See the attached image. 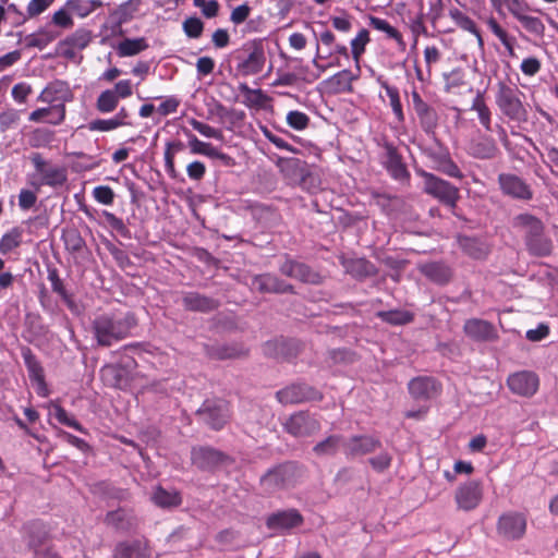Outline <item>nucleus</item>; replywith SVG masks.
Returning <instances> with one entry per match:
<instances>
[{
  "label": "nucleus",
  "instance_id": "f3484780",
  "mask_svg": "<svg viewBox=\"0 0 558 558\" xmlns=\"http://www.w3.org/2000/svg\"><path fill=\"white\" fill-rule=\"evenodd\" d=\"M279 271L283 276L296 279L303 283L322 284L324 281V277L311 266L291 258H286L280 265Z\"/></svg>",
  "mask_w": 558,
  "mask_h": 558
},
{
  "label": "nucleus",
  "instance_id": "5701e85b",
  "mask_svg": "<svg viewBox=\"0 0 558 558\" xmlns=\"http://www.w3.org/2000/svg\"><path fill=\"white\" fill-rule=\"evenodd\" d=\"M276 165L291 185H296L298 182L302 181L303 175H306L308 170L306 161L298 158L279 157Z\"/></svg>",
  "mask_w": 558,
  "mask_h": 558
},
{
  "label": "nucleus",
  "instance_id": "7ed1b4c3",
  "mask_svg": "<svg viewBox=\"0 0 558 558\" xmlns=\"http://www.w3.org/2000/svg\"><path fill=\"white\" fill-rule=\"evenodd\" d=\"M521 96H523V93L515 85L498 82L495 96L498 109L509 120L525 123L527 122V109Z\"/></svg>",
  "mask_w": 558,
  "mask_h": 558
},
{
  "label": "nucleus",
  "instance_id": "a18cd8bd",
  "mask_svg": "<svg viewBox=\"0 0 558 558\" xmlns=\"http://www.w3.org/2000/svg\"><path fill=\"white\" fill-rule=\"evenodd\" d=\"M450 16L452 17V20L456 22V24L460 28L475 35L480 47L484 46L482 35H481L478 28L476 27L475 22L470 16H468L466 14H464L462 11H460L458 9L451 10Z\"/></svg>",
  "mask_w": 558,
  "mask_h": 558
},
{
  "label": "nucleus",
  "instance_id": "72a5a7b5",
  "mask_svg": "<svg viewBox=\"0 0 558 558\" xmlns=\"http://www.w3.org/2000/svg\"><path fill=\"white\" fill-rule=\"evenodd\" d=\"M47 272L52 291L61 298L69 310L74 311L76 308V304L73 300V296L65 289L63 280L59 276V270L52 265H47Z\"/></svg>",
  "mask_w": 558,
  "mask_h": 558
},
{
  "label": "nucleus",
  "instance_id": "a211bd4d",
  "mask_svg": "<svg viewBox=\"0 0 558 558\" xmlns=\"http://www.w3.org/2000/svg\"><path fill=\"white\" fill-rule=\"evenodd\" d=\"M252 287L259 293L295 294L291 283L270 272L254 276Z\"/></svg>",
  "mask_w": 558,
  "mask_h": 558
},
{
  "label": "nucleus",
  "instance_id": "39448f33",
  "mask_svg": "<svg viewBox=\"0 0 558 558\" xmlns=\"http://www.w3.org/2000/svg\"><path fill=\"white\" fill-rule=\"evenodd\" d=\"M379 146L383 148L379 156L381 166L395 181L409 186L411 174L398 148L387 140H384Z\"/></svg>",
  "mask_w": 558,
  "mask_h": 558
},
{
  "label": "nucleus",
  "instance_id": "680f3d73",
  "mask_svg": "<svg viewBox=\"0 0 558 558\" xmlns=\"http://www.w3.org/2000/svg\"><path fill=\"white\" fill-rule=\"evenodd\" d=\"M190 125L197 131L199 134L207 138H216L221 140L222 138V132L218 129H215L210 126L209 124H206L202 121H198L194 118L189 120Z\"/></svg>",
  "mask_w": 558,
  "mask_h": 558
},
{
  "label": "nucleus",
  "instance_id": "4468645a",
  "mask_svg": "<svg viewBox=\"0 0 558 558\" xmlns=\"http://www.w3.org/2000/svg\"><path fill=\"white\" fill-rule=\"evenodd\" d=\"M304 523V517L295 508L278 510L266 518V526L271 531L286 534Z\"/></svg>",
  "mask_w": 558,
  "mask_h": 558
},
{
  "label": "nucleus",
  "instance_id": "49530a36",
  "mask_svg": "<svg viewBox=\"0 0 558 558\" xmlns=\"http://www.w3.org/2000/svg\"><path fill=\"white\" fill-rule=\"evenodd\" d=\"M471 110L477 112L478 120L481 124L484 126L486 131H492V121H490V109L486 105L484 100V96L482 93H477L475 98L473 99Z\"/></svg>",
  "mask_w": 558,
  "mask_h": 558
},
{
  "label": "nucleus",
  "instance_id": "a878e982",
  "mask_svg": "<svg viewBox=\"0 0 558 558\" xmlns=\"http://www.w3.org/2000/svg\"><path fill=\"white\" fill-rule=\"evenodd\" d=\"M266 62L262 45H254L248 56L239 62L236 69L243 76L256 75L264 69Z\"/></svg>",
  "mask_w": 558,
  "mask_h": 558
},
{
  "label": "nucleus",
  "instance_id": "0e129e2a",
  "mask_svg": "<svg viewBox=\"0 0 558 558\" xmlns=\"http://www.w3.org/2000/svg\"><path fill=\"white\" fill-rule=\"evenodd\" d=\"M287 123L292 129L302 131L308 126L310 118L306 113L302 111L292 110L289 111L287 114Z\"/></svg>",
  "mask_w": 558,
  "mask_h": 558
},
{
  "label": "nucleus",
  "instance_id": "f8f14e48",
  "mask_svg": "<svg viewBox=\"0 0 558 558\" xmlns=\"http://www.w3.org/2000/svg\"><path fill=\"white\" fill-rule=\"evenodd\" d=\"M526 526L524 513L507 511L498 518L496 530L498 535L507 541H519L525 535Z\"/></svg>",
  "mask_w": 558,
  "mask_h": 558
},
{
  "label": "nucleus",
  "instance_id": "2f4dec72",
  "mask_svg": "<svg viewBox=\"0 0 558 558\" xmlns=\"http://www.w3.org/2000/svg\"><path fill=\"white\" fill-rule=\"evenodd\" d=\"M345 442L343 436L338 434H332L318 441L313 448V453L318 458H328L335 457L340 447H343Z\"/></svg>",
  "mask_w": 558,
  "mask_h": 558
},
{
  "label": "nucleus",
  "instance_id": "f257e3e1",
  "mask_svg": "<svg viewBox=\"0 0 558 558\" xmlns=\"http://www.w3.org/2000/svg\"><path fill=\"white\" fill-rule=\"evenodd\" d=\"M137 326L134 313H105L92 322V332L99 347H111L131 336Z\"/></svg>",
  "mask_w": 558,
  "mask_h": 558
},
{
  "label": "nucleus",
  "instance_id": "5fc2aeb1",
  "mask_svg": "<svg viewBox=\"0 0 558 558\" xmlns=\"http://www.w3.org/2000/svg\"><path fill=\"white\" fill-rule=\"evenodd\" d=\"M239 90L243 94V104L247 107H262L267 99L262 89H252L246 83H241Z\"/></svg>",
  "mask_w": 558,
  "mask_h": 558
},
{
  "label": "nucleus",
  "instance_id": "c03bdc74",
  "mask_svg": "<svg viewBox=\"0 0 558 558\" xmlns=\"http://www.w3.org/2000/svg\"><path fill=\"white\" fill-rule=\"evenodd\" d=\"M435 161L437 162L436 169L444 174L456 178V179H463V173L458 167V165L451 159L448 151L441 153L437 156H435Z\"/></svg>",
  "mask_w": 558,
  "mask_h": 558
},
{
  "label": "nucleus",
  "instance_id": "20e7f679",
  "mask_svg": "<svg viewBox=\"0 0 558 558\" xmlns=\"http://www.w3.org/2000/svg\"><path fill=\"white\" fill-rule=\"evenodd\" d=\"M299 468L294 462H284L269 469L259 481L260 487L267 494L287 489L296 482Z\"/></svg>",
  "mask_w": 558,
  "mask_h": 558
},
{
  "label": "nucleus",
  "instance_id": "0eeeda50",
  "mask_svg": "<svg viewBox=\"0 0 558 558\" xmlns=\"http://www.w3.org/2000/svg\"><path fill=\"white\" fill-rule=\"evenodd\" d=\"M283 429L295 438H306L319 433L322 423L317 414L302 410L294 412L286 420Z\"/></svg>",
  "mask_w": 558,
  "mask_h": 558
},
{
  "label": "nucleus",
  "instance_id": "7c9ffc66",
  "mask_svg": "<svg viewBox=\"0 0 558 558\" xmlns=\"http://www.w3.org/2000/svg\"><path fill=\"white\" fill-rule=\"evenodd\" d=\"M105 523L109 526H112L117 531L129 532L135 526V518L134 515L122 508H119L113 511H109L106 514Z\"/></svg>",
  "mask_w": 558,
  "mask_h": 558
},
{
  "label": "nucleus",
  "instance_id": "a19ab883",
  "mask_svg": "<svg viewBox=\"0 0 558 558\" xmlns=\"http://www.w3.org/2000/svg\"><path fill=\"white\" fill-rule=\"evenodd\" d=\"M376 316L383 322L393 326L407 325L414 319L413 313L404 310L380 311L376 313Z\"/></svg>",
  "mask_w": 558,
  "mask_h": 558
},
{
  "label": "nucleus",
  "instance_id": "9b49d317",
  "mask_svg": "<svg viewBox=\"0 0 558 558\" xmlns=\"http://www.w3.org/2000/svg\"><path fill=\"white\" fill-rule=\"evenodd\" d=\"M276 398L281 404L288 405L310 401H322L324 396L313 386L305 383H295L278 390Z\"/></svg>",
  "mask_w": 558,
  "mask_h": 558
},
{
  "label": "nucleus",
  "instance_id": "bb28decb",
  "mask_svg": "<svg viewBox=\"0 0 558 558\" xmlns=\"http://www.w3.org/2000/svg\"><path fill=\"white\" fill-rule=\"evenodd\" d=\"M464 332L477 341H492L497 338L495 327L489 322L478 318L466 320Z\"/></svg>",
  "mask_w": 558,
  "mask_h": 558
},
{
  "label": "nucleus",
  "instance_id": "de8ad7c7",
  "mask_svg": "<svg viewBox=\"0 0 558 558\" xmlns=\"http://www.w3.org/2000/svg\"><path fill=\"white\" fill-rule=\"evenodd\" d=\"M208 353L211 357L218 360H227L245 356L247 354V351L242 347H238L235 344H223L213 347Z\"/></svg>",
  "mask_w": 558,
  "mask_h": 558
},
{
  "label": "nucleus",
  "instance_id": "8fccbe9b",
  "mask_svg": "<svg viewBox=\"0 0 558 558\" xmlns=\"http://www.w3.org/2000/svg\"><path fill=\"white\" fill-rule=\"evenodd\" d=\"M58 36V33H54L52 31L48 29H40L36 34H31L26 36V47L27 48H38L44 49L47 47L51 41H53Z\"/></svg>",
  "mask_w": 558,
  "mask_h": 558
},
{
  "label": "nucleus",
  "instance_id": "58836bf2",
  "mask_svg": "<svg viewBox=\"0 0 558 558\" xmlns=\"http://www.w3.org/2000/svg\"><path fill=\"white\" fill-rule=\"evenodd\" d=\"M92 40V32L85 28L76 29L73 34L69 35L61 44L71 48L66 50L64 54L72 57L74 49H85Z\"/></svg>",
  "mask_w": 558,
  "mask_h": 558
},
{
  "label": "nucleus",
  "instance_id": "bf43d9fd",
  "mask_svg": "<svg viewBox=\"0 0 558 558\" xmlns=\"http://www.w3.org/2000/svg\"><path fill=\"white\" fill-rule=\"evenodd\" d=\"M369 24L375 29L386 33L389 38L397 40L399 45L404 46V41L400 32L391 26L386 20L371 16Z\"/></svg>",
  "mask_w": 558,
  "mask_h": 558
},
{
  "label": "nucleus",
  "instance_id": "864d4df0",
  "mask_svg": "<svg viewBox=\"0 0 558 558\" xmlns=\"http://www.w3.org/2000/svg\"><path fill=\"white\" fill-rule=\"evenodd\" d=\"M183 131H184V134L186 135V137L189 138V147H190V150L192 154L204 155L209 158H211L213 155L216 154L217 148L215 146H213L210 143L199 141L196 137V135H194L189 130H183Z\"/></svg>",
  "mask_w": 558,
  "mask_h": 558
},
{
  "label": "nucleus",
  "instance_id": "4c0bfd02",
  "mask_svg": "<svg viewBox=\"0 0 558 558\" xmlns=\"http://www.w3.org/2000/svg\"><path fill=\"white\" fill-rule=\"evenodd\" d=\"M153 502L160 508H174L182 504L180 492L172 489L167 490L161 486H157L151 495Z\"/></svg>",
  "mask_w": 558,
  "mask_h": 558
},
{
  "label": "nucleus",
  "instance_id": "2eb2a0df",
  "mask_svg": "<svg viewBox=\"0 0 558 558\" xmlns=\"http://www.w3.org/2000/svg\"><path fill=\"white\" fill-rule=\"evenodd\" d=\"M483 485L480 481L471 480L459 485L454 493V501L459 510L472 511L483 500Z\"/></svg>",
  "mask_w": 558,
  "mask_h": 558
},
{
  "label": "nucleus",
  "instance_id": "6e6552de",
  "mask_svg": "<svg viewBox=\"0 0 558 558\" xmlns=\"http://www.w3.org/2000/svg\"><path fill=\"white\" fill-rule=\"evenodd\" d=\"M196 415L211 429L220 430L229 422L231 412L228 401L218 398L205 400Z\"/></svg>",
  "mask_w": 558,
  "mask_h": 558
},
{
  "label": "nucleus",
  "instance_id": "cd10ccee",
  "mask_svg": "<svg viewBox=\"0 0 558 558\" xmlns=\"http://www.w3.org/2000/svg\"><path fill=\"white\" fill-rule=\"evenodd\" d=\"M418 269L422 275L438 286L447 284L452 278L451 268L442 262L426 263L421 265Z\"/></svg>",
  "mask_w": 558,
  "mask_h": 558
},
{
  "label": "nucleus",
  "instance_id": "4be33fe9",
  "mask_svg": "<svg viewBox=\"0 0 558 558\" xmlns=\"http://www.w3.org/2000/svg\"><path fill=\"white\" fill-rule=\"evenodd\" d=\"M113 558H151V548L146 539L122 541L114 546Z\"/></svg>",
  "mask_w": 558,
  "mask_h": 558
},
{
  "label": "nucleus",
  "instance_id": "69168bd1",
  "mask_svg": "<svg viewBox=\"0 0 558 558\" xmlns=\"http://www.w3.org/2000/svg\"><path fill=\"white\" fill-rule=\"evenodd\" d=\"M519 22L532 34L543 36L545 33V25L538 17L524 14L523 16H519Z\"/></svg>",
  "mask_w": 558,
  "mask_h": 558
},
{
  "label": "nucleus",
  "instance_id": "338daca9",
  "mask_svg": "<svg viewBox=\"0 0 558 558\" xmlns=\"http://www.w3.org/2000/svg\"><path fill=\"white\" fill-rule=\"evenodd\" d=\"M104 217H105L107 223L113 230H116L122 238H124V239L132 238L130 229L125 226V223L123 222V220L121 218H119L114 214L108 213V211L104 213Z\"/></svg>",
  "mask_w": 558,
  "mask_h": 558
},
{
  "label": "nucleus",
  "instance_id": "ea45409f",
  "mask_svg": "<svg viewBox=\"0 0 558 558\" xmlns=\"http://www.w3.org/2000/svg\"><path fill=\"white\" fill-rule=\"evenodd\" d=\"M54 113L56 117L53 119H48L47 122L53 125H58L63 122L65 118V107L63 104H60L58 106H52L48 108H39L35 111H33L28 120L32 122H40L49 114Z\"/></svg>",
  "mask_w": 558,
  "mask_h": 558
},
{
  "label": "nucleus",
  "instance_id": "1a4fd4ad",
  "mask_svg": "<svg viewBox=\"0 0 558 558\" xmlns=\"http://www.w3.org/2000/svg\"><path fill=\"white\" fill-rule=\"evenodd\" d=\"M27 546L34 551L36 558H50L54 556L50 547H46L50 538L49 526L40 520H34L23 526Z\"/></svg>",
  "mask_w": 558,
  "mask_h": 558
},
{
  "label": "nucleus",
  "instance_id": "473e14b6",
  "mask_svg": "<svg viewBox=\"0 0 558 558\" xmlns=\"http://www.w3.org/2000/svg\"><path fill=\"white\" fill-rule=\"evenodd\" d=\"M141 0H128L114 9L109 17L114 26L121 27L123 24L131 21L135 13L138 11Z\"/></svg>",
  "mask_w": 558,
  "mask_h": 558
},
{
  "label": "nucleus",
  "instance_id": "c9c22d12",
  "mask_svg": "<svg viewBox=\"0 0 558 558\" xmlns=\"http://www.w3.org/2000/svg\"><path fill=\"white\" fill-rule=\"evenodd\" d=\"M22 357L24 360L31 380L36 381L41 387H45L44 368L31 348L24 347L22 349Z\"/></svg>",
  "mask_w": 558,
  "mask_h": 558
},
{
  "label": "nucleus",
  "instance_id": "e433bc0d",
  "mask_svg": "<svg viewBox=\"0 0 558 558\" xmlns=\"http://www.w3.org/2000/svg\"><path fill=\"white\" fill-rule=\"evenodd\" d=\"M414 111L418 118L422 130L426 134L434 133L439 120L436 109L425 102L415 108Z\"/></svg>",
  "mask_w": 558,
  "mask_h": 558
},
{
  "label": "nucleus",
  "instance_id": "aec40b11",
  "mask_svg": "<svg viewBox=\"0 0 558 558\" xmlns=\"http://www.w3.org/2000/svg\"><path fill=\"white\" fill-rule=\"evenodd\" d=\"M381 448V441L371 435H354L343 444L344 453L348 458L365 456Z\"/></svg>",
  "mask_w": 558,
  "mask_h": 558
},
{
  "label": "nucleus",
  "instance_id": "b1692460",
  "mask_svg": "<svg viewBox=\"0 0 558 558\" xmlns=\"http://www.w3.org/2000/svg\"><path fill=\"white\" fill-rule=\"evenodd\" d=\"M499 153L496 141L490 136H480L470 141L468 154L481 160L494 159Z\"/></svg>",
  "mask_w": 558,
  "mask_h": 558
},
{
  "label": "nucleus",
  "instance_id": "f03ea898",
  "mask_svg": "<svg viewBox=\"0 0 558 558\" xmlns=\"http://www.w3.org/2000/svg\"><path fill=\"white\" fill-rule=\"evenodd\" d=\"M512 228L522 234L527 253L534 257H546L553 253L554 243L546 234L544 222L536 216L522 213L511 221Z\"/></svg>",
  "mask_w": 558,
  "mask_h": 558
},
{
  "label": "nucleus",
  "instance_id": "ddd939ff",
  "mask_svg": "<svg viewBox=\"0 0 558 558\" xmlns=\"http://www.w3.org/2000/svg\"><path fill=\"white\" fill-rule=\"evenodd\" d=\"M31 160L36 172L40 175V185L59 187L66 182V170L63 167L51 165L39 153L32 154Z\"/></svg>",
  "mask_w": 558,
  "mask_h": 558
},
{
  "label": "nucleus",
  "instance_id": "c756f323",
  "mask_svg": "<svg viewBox=\"0 0 558 558\" xmlns=\"http://www.w3.org/2000/svg\"><path fill=\"white\" fill-rule=\"evenodd\" d=\"M345 271L357 280L377 275L376 266L365 258H351L342 263Z\"/></svg>",
  "mask_w": 558,
  "mask_h": 558
},
{
  "label": "nucleus",
  "instance_id": "3c124183",
  "mask_svg": "<svg viewBox=\"0 0 558 558\" xmlns=\"http://www.w3.org/2000/svg\"><path fill=\"white\" fill-rule=\"evenodd\" d=\"M101 5L102 2L100 0H68L65 3L68 10L81 17L89 15L96 8Z\"/></svg>",
  "mask_w": 558,
  "mask_h": 558
},
{
  "label": "nucleus",
  "instance_id": "6e6d98bb",
  "mask_svg": "<svg viewBox=\"0 0 558 558\" xmlns=\"http://www.w3.org/2000/svg\"><path fill=\"white\" fill-rule=\"evenodd\" d=\"M119 104V96L111 89H106L100 93L96 101V108L101 113H109L117 109Z\"/></svg>",
  "mask_w": 558,
  "mask_h": 558
},
{
  "label": "nucleus",
  "instance_id": "6ab92c4d",
  "mask_svg": "<svg viewBox=\"0 0 558 558\" xmlns=\"http://www.w3.org/2000/svg\"><path fill=\"white\" fill-rule=\"evenodd\" d=\"M507 384L509 389L522 397H532L538 389L539 379L538 376L531 371H521L511 374Z\"/></svg>",
  "mask_w": 558,
  "mask_h": 558
},
{
  "label": "nucleus",
  "instance_id": "c85d7f7f",
  "mask_svg": "<svg viewBox=\"0 0 558 558\" xmlns=\"http://www.w3.org/2000/svg\"><path fill=\"white\" fill-rule=\"evenodd\" d=\"M356 78L350 70H342L323 82L328 94L337 95L352 92V82Z\"/></svg>",
  "mask_w": 558,
  "mask_h": 558
},
{
  "label": "nucleus",
  "instance_id": "412c9836",
  "mask_svg": "<svg viewBox=\"0 0 558 558\" xmlns=\"http://www.w3.org/2000/svg\"><path fill=\"white\" fill-rule=\"evenodd\" d=\"M408 389L415 400H429L440 393L441 386L434 377L418 376L410 380Z\"/></svg>",
  "mask_w": 558,
  "mask_h": 558
},
{
  "label": "nucleus",
  "instance_id": "393cba45",
  "mask_svg": "<svg viewBox=\"0 0 558 558\" xmlns=\"http://www.w3.org/2000/svg\"><path fill=\"white\" fill-rule=\"evenodd\" d=\"M182 305L186 311L208 313L219 307V301L195 291L185 292Z\"/></svg>",
  "mask_w": 558,
  "mask_h": 558
},
{
  "label": "nucleus",
  "instance_id": "9d476101",
  "mask_svg": "<svg viewBox=\"0 0 558 558\" xmlns=\"http://www.w3.org/2000/svg\"><path fill=\"white\" fill-rule=\"evenodd\" d=\"M191 460L198 470L207 472L232 463V459L227 453L209 446L193 447Z\"/></svg>",
  "mask_w": 558,
  "mask_h": 558
},
{
  "label": "nucleus",
  "instance_id": "13d9d810",
  "mask_svg": "<svg viewBox=\"0 0 558 558\" xmlns=\"http://www.w3.org/2000/svg\"><path fill=\"white\" fill-rule=\"evenodd\" d=\"M22 242V231L20 228H13L11 231L2 235L0 240V252L8 254L19 247Z\"/></svg>",
  "mask_w": 558,
  "mask_h": 558
},
{
  "label": "nucleus",
  "instance_id": "37998d69",
  "mask_svg": "<svg viewBox=\"0 0 558 558\" xmlns=\"http://www.w3.org/2000/svg\"><path fill=\"white\" fill-rule=\"evenodd\" d=\"M68 86L64 82L56 81L48 84L40 93L38 100L41 102L52 104L57 100L65 99L63 95L68 93Z\"/></svg>",
  "mask_w": 558,
  "mask_h": 558
},
{
  "label": "nucleus",
  "instance_id": "774afa93",
  "mask_svg": "<svg viewBox=\"0 0 558 558\" xmlns=\"http://www.w3.org/2000/svg\"><path fill=\"white\" fill-rule=\"evenodd\" d=\"M369 41L368 31L363 28L359 32L357 36L351 41V51L353 58L357 61L360 56L364 52L366 44Z\"/></svg>",
  "mask_w": 558,
  "mask_h": 558
},
{
  "label": "nucleus",
  "instance_id": "052dcab7",
  "mask_svg": "<svg viewBox=\"0 0 558 558\" xmlns=\"http://www.w3.org/2000/svg\"><path fill=\"white\" fill-rule=\"evenodd\" d=\"M62 239L65 248L71 253H80L85 246V241L76 229H70L63 232Z\"/></svg>",
  "mask_w": 558,
  "mask_h": 558
},
{
  "label": "nucleus",
  "instance_id": "603ef678",
  "mask_svg": "<svg viewBox=\"0 0 558 558\" xmlns=\"http://www.w3.org/2000/svg\"><path fill=\"white\" fill-rule=\"evenodd\" d=\"M185 148L184 143L181 141L168 142L165 149V166L168 174L171 178H177V170L174 167V155Z\"/></svg>",
  "mask_w": 558,
  "mask_h": 558
},
{
  "label": "nucleus",
  "instance_id": "e2e57ef3",
  "mask_svg": "<svg viewBox=\"0 0 558 558\" xmlns=\"http://www.w3.org/2000/svg\"><path fill=\"white\" fill-rule=\"evenodd\" d=\"M183 31L190 38H198L204 31V23L199 17L190 16L183 22Z\"/></svg>",
  "mask_w": 558,
  "mask_h": 558
},
{
  "label": "nucleus",
  "instance_id": "423d86ee",
  "mask_svg": "<svg viewBox=\"0 0 558 558\" xmlns=\"http://www.w3.org/2000/svg\"><path fill=\"white\" fill-rule=\"evenodd\" d=\"M417 173L424 179L423 191L426 194L450 208L457 206L460 198V192L457 186L425 170H420Z\"/></svg>",
  "mask_w": 558,
  "mask_h": 558
},
{
  "label": "nucleus",
  "instance_id": "79ce46f5",
  "mask_svg": "<svg viewBox=\"0 0 558 558\" xmlns=\"http://www.w3.org/2000/svg\"><path fill=\"white\" fill-rule=\"evenodd\" d=\"M148 48V44L144 37L125 38L119 43L117 47L120 57L135 56Z\"/></svg>",
  "mask_w": 558,
  "mask_h": 558
},
{
  "label": "nucleus",
  "instance_id": "f704fd0d",
  "mask_svg": "<svg viewBox=\"0 0 558 558\" xmlns=\"http://www.w3.org/2000/svg\"><path fill=\"white\" fill-rule=\"evenodd\" d=\"M102 379L110 386L122 388L128 385L129 376L122 364H108L101 371Z\"/></svg>",
  "mask_w": 558,
  "mask_h": 558
},
{
  "label": "nucleus",
  "instance_id": "09e8293b",
  "mask_svg": "<svg viewBox=\"0 0 558 558\" xmlns=\"http://www.w3.org/2000/svg\"><path fill=\"white\" fill-rule=\"evenodd\" d=\"M379 83L380 86L386 90L387 96L389 97L390 106L397 121L399 123L404 122V113L398 88L389 85L386 81H379Z\"/></svg>",
  "mask_w": 558,
  "mask_h": 558
},
{
  "label": "nucleus",
  "instance_id": "4d7b16f0",
  "mask_svg": "<svg viewBox=\"0 0 558 558\" xmlns=\"http://www.w3.org/2000/svg\"><path fill=\"white\" fill-rule=\"evenodd\" d=\"M458 242L463 252L473 258H481L486 254L485 248L476 238L459 236Z\"/></svg>",
  "mask_w": 558,
  "mask_h": 558
},
{
  "label": "nucleus",
  "instance_id": "dca6fc26",
  "mask_svg": "<svg viewBox=\"0 0 558 558\" xmlns=\"http://www.w3.org/2000/svg\"><path fill=\"white\" fill-rule=\"evenodd\" d=\"M498 184L502 194L513 199L529 202L533 198V190L530 184L517 174L500 173Z\"/></svg>",
  "mask_w": 558,
  "mask_h": 558
}]
</instances>
